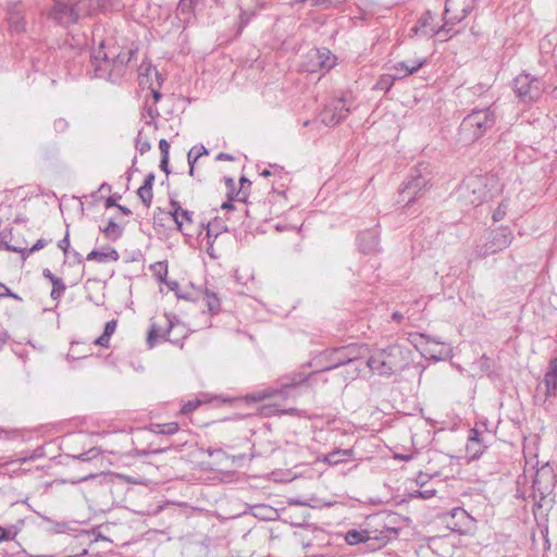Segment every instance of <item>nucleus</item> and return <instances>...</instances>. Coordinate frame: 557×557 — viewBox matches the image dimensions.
I'll use <instances>...</instances> for the list:
<instances>
[{"instance_id":"nucleus-1","label":"nucleus","mask_w":557,"mask_h":557,"mask_svg":"<svg viewBox=\"0 0 557 557\" xmlns=\"http://www.w3.org/2000/svg\"><path fill=\"white\" fill-rule=\"evenodd\" d=\"M496 178L488 174H471L458 188V198L466 206H479L487 199Z\"/></svg>"},{"instance_id":"nucleus-2","label":"nucleus","mask_w":557,"mask_h":557,"mask_svg":"<svg viewBox=\"0 0 557 557\" xmlns=\"http://www.w3.org/2000/svg\"><path fill=\"white\" fill-rule=\"evenodd\" d=\"M405 363L403 349L399 346H388L375 350L367 360L366 366L376 375L389 376L403 369Z\"/></svg>"},{"instance_id":"nucleus-3","label":"nucleus","mask_w":557,"mask_h":557,"mask_svg":"<svg viewBox=\"0 0 557 557\" xmlns=\"http://www.w3.org/2000/svg\"><path fill=\"white\" fill-rule=\"evenodd\" d=\"M92 9V0H78L75 3L69 0H52L48 10V17L61 25H71L81 17L87 16Z\"/></svg>"},{"instance_id":"nucleus-4","label":"nucleus","mask_w":557,"mask_h":557,"mask_svg":"<svg viewBox=\"0 0 557 557\" xmlns=\"http://www.w3.org/2000/svg\"><path fill=\"white\" fill-rule=\"evenodd\" d=\"M495 112L491 108L473 110L460 124L466 140L474 141L495 124Z\"/></svg>"},{"instance_id":"nucleus-5","label":"nucleus","mask_w":557,"mask_h":557,"mask_svg":"<svg viewBox=\"0 0 557 557\" xmlns=\"http://www.w3.org/2000/svg\"><path fill=\"white\" fill-rule=\"evenodd\" d=\"M318 372H313L312 374L306 376L302 373H294L290 376H284L280 380L277 387H268L262 391H257L247 396L249 400L252 401H261L268 398H287L290 394V391L307 382L313 374Z\"/></svg>"},{"instance_id":"nucleus-6","label":"nucleus","mask_w":557,"mask_h":557,"mask_svg":"<svg viewBox=\"0 0 557 557\" xmlns=\"http://www.w3.org/2000/svg\"><path fill=\"white\" fill-rule=\"evenodd\" d=\"M516 96L524 103L537 101L545 91V82L530 73L519 74L512 82Z\"/></svg>"},{"instance_id":"nucleus-7","label":"nucleus","mask_w":557,"mask_h":557,"mask_svg":"<svg viewBox=\"0 0 557 557\" xmlns=\"http://www.w3.org/2000/svg\"><path fill=\"white\" fill-rule=\"evenodd\" d=\"M513 239V233L508 226H499L490 231L481 245L475 248V253L480 257L499 252L506 249Z\"/></svg>"},{"instance_id":"nucleus-8","label":"nucleus","mask_w":557,"mask_h":557,"mask_svg":"<svg viewBox=\"0 0 557 557\" xmlns=\"http://www.w3.org/2000/svg\"><path fill=\"white\" fill-rule=\"evenodd\" d=\"M165 318L166 329L157 325V323H151L150 330L147 335V345L149 348H153L159 341L164 339L165 336H170L172 330L174 329V343L178 342V336L185 337L187 334V330L176 323L174 320L176 315H173L174 319H171V315H163Z\"/></svg>"},{"instance_id":"nucleus-9","label":"nucleus","mask_w":557,"mask_h":557,"mask_svg":"<svg viewBox=\"0 0 557 557\" xmlns=\"http://www.w3.org/2000/svg\"><path fill=\"white\" fill-rule=\"evenodd\" d=\"M138 82L139 86L144 89L150 90L154 104L160 100L161 94L159 91L162 85V77L158 70L150 62H141L138 67Z\"/></svg>"},{"instance_id":"nucleus-10","label":"nucleus","mask_w":557,"mask_h":557,"mask_svg":"<svg viewBox=\"0 0 557 557\" xmlns=\"http://www.w3.org/2000/svg\"><path fill=\"white\" fill-rule=\"evenodd\" d=\"M362 347H359L356 344L333 349L334 355H343V358H337L336 363L326 367L324 370L327 371L346 364L354 368V374L358 375L360 372V364H362V362L359 361L362 357Z\"/></svg>"},{"instance_id":"nucleus-11","label":"nucleus","mask_w":557,"mask_h":557,"mask_svg":"<svg viewBox=\"0 0 557 557\" xmlns=\"http://www.w3.org/2000/svg\"><path fill=\"white\" fill-rule=\"evenodd\" d=\"M349 109L344 98L330 100L322 110L321 122L326 126H334L347 117Z\"/></svg>"},{"instance_id":"nucleus-12","label":"nucleus","mask_w":557,"mask_h":557,"mask_svg":"<svg viewBox=\"0 0 557 557\" xmlns=\"http://www.w3.org/2000/svg\"><path fill=\"white\" fill-rule=\"evenodd\" d=\"M428 184L429 178L422 175L420 171L417 174L411 175L405 183L401 190L403 201H406L407 205H411L422 196Z\"/></svg>"},{"instance_id":"nucleus-13","label":"nucleus","mask_w":557,"mask_h":557,"mask_svg":"<svg viewBox=\"0 0 557 557\" xmlns=\"http://www.w3.org/2000/svg\"><path fill=\"white\" fill-rule=\"evenodd\" d=\"M478 0H446L444 14L449 16L451 23L465 20L474 9Z\"/></svg>"},{"instance_id":"nucleus-14","label":"nucleus","mask_w":557,"mask_h":557,"mask_svg":"<svg viewBox=\"0 0 557 557\" xmlns=\"http://www.w3.org/2000/svg\"><path fill=\"white\" fill-rule=\"evenodd\" d=\"M170 207V214L175 222L177 230L185 236L191 235L190 228L194 223V212L183 209L180 202L175 200H171Z\"/></svg>"},{"instance_id":"nucleus-15","label":"nucleus","mask_w":557,"mask_h":557,"mask_svg":"<svg viewBox=\"0 0 557 557\" xmlns=\"http://www.w3.org/2000/svg\"><path fill=\"white\" fill-rule=\"evenodd\" d=\"M111 58L112 52H107L101 44L99 49L94 51L91 62L95 66V74L98 77H106L111 75Z\"/></svg>"},{"instance_id":"nucleus-16","label":"nucleus","mask_w":557,"mask_h":557,"mask_svg":"<svg viewBox=\"0 0 557 557\" xmlns=\"http://www.w3.org/2000/svg\"><path fill=\"white\" fill-rule=\"evenodd\" d=\"M313 65L309 71L314 72L315 67L330 70L335 65V57L326 48L313 49L309 52Z\"/></svg>"},{"instance_id":"nucleus-17","label":"nucleus","mask_w":557,"mask_h":557,"mask_svg":"<svg viewBox=\"0 0 557 557\" xmlns=\"http://www.w3.org/2000/svg\"><path fill=\"white\" fill-rule=\"evenodd\" d=\"M486 444L476 429H471L466 445V453L470 459L479 458L485 450Z\"/></svg>"},{"instance_id":"nucleus-18","label":"nucleus","mask_w":557,"mask_h":557,"mask_svg":"<svg viewBox=\"0 0 557 557\" xmlns=\"http://www.w3.org/2000/svg\"><path fill=\"white\" fill-rule=\"evenodd\" d=\"M359 249L363 253H374L379 250L380 239L376 230H367L358 236Z\"/></svg>"},{"instance_id":"nucleus-19","label":"nucleus","mask_w":557,"mask_h":557,"mask_svg":"<svg viewBox=\"0 0 557 557\" xmlns=\"http://www.w3.org/2000/svg\"><path fill=\"white\" fill-rule=\"evenodd\" d=\"M428 60L426 58H420L416 60H409V61H400L395 63L392 66L393 71H403V74H399V76L403 78L417 73L422 66L426 64Z\"/></svg>"},{"instance_id":"nucleus-20","label":"nucleus","mask_w":557,"mask_h":557,"mask_svg":"<svg viewBox=\"0 0 557 557\" xmlns=\"http://www.w3.org/2000/svg\"><path fill=\"white\" fill-rule=\"evenodd\" d=\"M433 20L434 16L431 11L428 10L424 13H422V15L417 21V24L413 27H411L409 32V37L412 38L414 36H424L429 38L428 32H430V27H433Z\"/></svg>"},{"instance_id":"nucleus-21","label":"nucleus","mask_w":557,"mask_h":557,"mask_svg":"<svg viewBox=\"0 0 557 557\" xmlns=\"http://www.w3.org/2000/svg\"><path fill=\"white\" fill-rule=\"evenodd\" d=\"M42 275L48 278L52 285L51 298L54 300L59 299L66 289L62 278L55 276L49 269H45Z\"/></svg>"},{"instance_id":"nucleus-22","label":"nucleus","mask_w":557,"mask_h":557,"mask_svg":"<svg viewBox=\"0 0 557 557\" xmlns=\"http://www.w3.org/2000/svg\"><path fill=\"white\" fill-rule=\"evenodd\" d=\"M194 0H180L176 8V15L184 24H188L194 17Z\"/></svg>"},{"instance_id":"nucleus-23","label":"nucleus","mask_w":557,"mask_h":557,"mask_svg":"<svg viewBox=\"0 0 557 557\" xmlns=\"http://www.w3.org/2000/svg\"><path fill=\"white\" fill-rule=\"evenodd\" d=\"M134 55V51L128 49V50H125V51H121L120 53L115 54L114 52H112V58H111V72L113 70H117L119 72L121 71V73L123 72V70L127 66V64L129 63L132 57Z\"/></svg>"},{"instance_id":"nucleus-24","label":"nucleus","mask_w":557,"mask_h":557,"mask_svg":"<svg viewBox=\"0 0 557 557\" xmlns=\"http://www.w3.org/2000/svg\"><path fill=\"white\" fill-rule=\"evenodd\" d=\"M354 457V449H335L323 457V462L329 465H338L342 461Z\"/></svg>"},{"instance_id":"nucleus-25","label":"nucleus","mask_w":557,"mask_h":557,"mask_svg":"<svg viewBox=\"0 0 557 557\" xmlns=\"http://www.w3.org/2000/svg\"><path fill=\"white\" fill-rule=\"evenodd\" d=\"M119 259V253L113 248H108L104 250H92L87 255L88 261H97V262H107V261H116Z\"/></svg>"},{"instance_id":"nucleus-26","label":"nucleus","mask_w":557,"mask_h":557,"mask_svg":"<svg viewBox=\"0 0 557 557\" xmlns=\"http://www.w3.org/2000/svg\"><path fill=\"white\" fill-rule=\"evenodd\" d=\"M117 321L111 320L106 323L104 330L101 336L97 337L94 341V344L103 348H108L110 346V338L114 334L116 330Z\"/></svg>"},{"instance_id":"nucleus-27","label":"nucleus","mask_w":557,"mask_h":557,"mask_svg":"<svg viewBox=\"0 0 557 557\" xmlns=\"http://www.w3.org/2000/svg\"><path fill=\"white\" fill-rule=\"evenodd\" d=\"M401 79L399 74H383L374 85V89L387 92L393 87L395 81Z\"/></svg>"},{"instance_id":"nucleus-28","label":"nucleus","mask_w":557,"mask_h":557,"mask_svg":"<svg viewBox=\"0 0 557 557\" xmlns=\"http://www.w3.org/2000/svg\"><path fill=\"white\" fill-rule=\"evenodd\" d=\"M150 431L156 434L173 435L178 431V423H154L150 425Z\"/></svg>"},{"instance_id":"nucleus-29","label":"nucleus","mask_w":557,"mask_h":557,"mask_svg":"<svg viewBox=\"0 0 557 557\" xmlns=\"http://www.w3.org/2000/svg\"><path fill=\"white\" fill-rule=\"evenodd\" d=\"M150 271L158 283L165 282L168 276V262L158 261L150 265Z\"/></svg>"},{"instance_id":"nucleus-30","label":"nucleus","mask_w":557,"mask_h":557,"mask_svg":"<svg viewBox=\"0 0 557 557\" xmlns=\"http://www.w3.org/2000/svg\"><path fill=\"white\" fill-rule=\"evenodd\" d=\"M202 301L207 305L210 312L218 310L220 307V298L214 292L208 288L202 293Z\"/></svg>"},{"instance_id":"nucleus-31","label":"nucleus","mask_w":557,"mask_h":557,"mask_svg":"<svg viewBox=\"0 0 557 557\" xmlns=\"http://www.w3.org/2000/svg\"><path fill=\"white\" fill-rule=\"evenodd\" d=\"M543 384L545 385V394L547 397H555L557 395V377L546 372Z\"/></svg>"},{"instance_id":"nucleus-32","label":"nucleus","mask_w":557,"mask_h":557,"mask_svg":"<svg viewBox=\"0 0 557 557\" xmlns=\"http://www.w3.org/2000/svg\"><path fill=\"white\" fill-rule=\"evenodd\" d=\"M345 539L349 545H356L361 542H364L368 537L364 532H359L357 530H350L346 533Z\"/></svg>"},{"instance_id":"nucleus-33","label":"nucleus","mask_w":557,"mask_h":557,"mask_svg":"<svg viewBox=\"0 0 557 557\" xmlns=\"http://www.w3.org/2000/svg\"><path fill=\"white\" fill-rule=\"evenodd\" d=\"M102 232L108 238L112 239H115L121 235L120 227L113 220L108 222L107 226L102 228Z\"/></svg>"},{"instance_id":"nucleus-34","label":"nucleus","mask_w":557,"mask_h":557,"mask_svg":"<svg viewBox=\"0 0 557 557\" xmlns=\"http://www.w3.org/2000/svg\"><path fill=\"white\" fill-rule=\"evenodd\" d=\"M294 411H295L294 408H290L287 410H282L277 407L276 404H269L261 408V414H263V416H272V414H276V413H292Z\"/></svg>"},{"instance_id":"nucleus-35","label":"nucleus","mask_w":557,"mask_h":557,"mask_svg":"<svg viewBox=\"0 0 557 557\" xmlns=\"http://www.w3.org/2000/svg\"><path fill=\"white\" fill-rule=\"evenodd\" d=\"M137 195L146 207H150L153 197L151 188L140 186L137 190Z\"/></svg>"},{"instance_id":"nucleus-36","label":"nucleus","mask_w":557,"mask_h":557,"mask_svg":"<svg viewBox=\"0 0 557 557\" xmlns=\"http://www.w3.org/2000/svg\"><path fill=\"white\" fill-rule=\"evenodd\" d=\"M507 210H508V200H503L498 207L494 210L493 212V220L495 222H498V221H502L506 214H507Z\"/></svg>"},{"instance_id":"nucleus-37","label":"nucleus","mask_w":557,"mask_h":557,"mask_svg":"<svg viewBox=\"0 0 557 557\" xmlns=\"http://www.w3.org/2000/svg\"><path fill=\"white\" fill-rule=\"evenodd\" d=\"M8 299L21 300V298L13 294L4 284L0 283V310H2V302Z\"/></svg>"},{"instance_id":"nucleus-38","label":"nucleus","mask_w":557,"mask_h":557,"mask_svg":"<svg viewBox=\"0 0 557 557\" xmlns=\"http://www.w3.org/2000/svg\"><path fill=\"white\" fill-rule=\"evenodd\" d=\"M151 148V145L147 138L143 137V133L139 132L136 138V149L140 154L148 152Z\"/></svg>"},{"instance_id":"nucleus-39","label":"nucleus","mask_w":557,"mask_h":557,"mask_svg":"<svg viewBox=\"0 0 557 557\" xmlns=\"http://www.w3.org/2000/svg\"><path fill=\"white\" fill-rule=\"evenodd\" d=\"M161 284H164L168 287V290H173L177 298L189 299L187 295L180 292V284L177 281H168L165 278V282H162Z\"/></svg>"},{"instance_id":"nucleus-40","label":"nucleus","mask_w":557,"mask_h":557,"mask_svg":"<svg viewBox=\"0 0 557 557\" xmlns=\"http://www.w3.org/2000/svg\"><path fill=\"white\" fill-rule=\"evenodd\" d=\"M209 151L207 150V148L205 146H195L193 147L188 154L187 156H190L191 159H195V163L197 162V160L201 157V156H205V154H208Z\"/></svg>"},{"instance_id":"nucleus-41","label":"nucleus","mask_w":557,"mask_h":557,"mask_svg":"<svg viewBox=\"0 0 557 557\" xmlns=\"http://www.w3.org/2000/svg\"><path fill=\"white\" fill-rule=\"evenodd\" d=\"M98 455H99V449L97 447H92L88 451L79 454V455L75 456L74 458L82 460V461H89V460L96 458Z\"/></svg>"},{"instance_id":"nucleus-42","label":"nucleus","mask_w":557,"mask_h":557,"mask_svg":"<svg viewBox=\"0 0 557 557\" xmlns=\"http://www.w3.org/2000/svg\"><path fill=\"white\" fill-rule=\"evenodd\" d=\"M220 234V231L215 227L214 223H208L206 225V236L208 237V244L212 246V242L210 240L211 237L216 238Z\"/></svg>"},{"instance_id":"nucleus-43","label":"nucleus","mask_w":557,"mask_h":557,"mask_svg":"<svg viewBox=\"0 0 557 557\" xmlns=\"http://www.w3.org/2000/svg\"><path fill=\"white\" fill-rule=\"evenodd\" d=\"M53 127L57 133H64L69 129L70 124L65 119L59 117L54 121Z\"/></svg>"},{"instance_id":"nucleus-44","label":"nucleus","mask_w":557,"mask_h":557,"mask_svg":"<svg viewBox=\"0 0 557 557\" xmlns=\"http://www.w3.org/2000/svg\"><path fill=\"white\" fill-rule=\"evenodd\" d=\"M199 405H200V400H198V399L189 400L183 405L181 412L183 414H187V413L194 411L195 409H197L199 407Z\"/></svg>"},{"instance_id":"nucleus-45","label":"nucleus","mask_w":557,"mask_h":557,"mask_svg":"<svg viewBox=\"0 0 557 557\" xmlns=\"http://www.w3.org/2000/svg\"><path fill=\"white\" fill-rule=\"evenodd\" d=\"M448 22H450L449 20L446 21L441 27H430V32H428L429 34V38H432L434 36H438L441 35L442 33H448L449 29L447 28V24Z\"/></svg>"},{"instance_id":"nucleus-46","label":"nucleus","mask_w":557,"mask_h":557,"mask_svg":"<svg viewBox=\"0 0 557 557\" xmlns=\"http://www.w3.org/2000/svg\"><path fill=\"white\" fill-rule=\"evenodd\" d=\"M270 168L271 169H264L260 173L261 176L268 177V176H271V175H276V174H282L283 173V168L276 165V164L270 165Z\"/></svg>"},{"instance_id":"nucleus-47","label":"nucleus","mask_w":557,"mask_h":557,"mask_svg":"<svg viewBox=\"0 0 557 557\" xmlns=\"http://www.w3.org/2000/svg\"><path fill=\"white\" fill-rule=\"evenodd\" d=\"M252 16H253L252 13H247V12L240 13L238 33H242L243 28L250 22Z\"/></svg>"},{"instance_id":"nucleus-48","label":"nucleus","mask_w":557,"mask_h":557,"mask_svg":"<svg viewBox=\"0 0 557 557\" xmlns=\"http://www.w3.org/2000/svg\"><path fill=\"white\" fill-rule=\"evenodd\" d=\"M46 244H47V243H46V240H45V239H38V240L36 242V244H35V245H33V247H32L30 249H28V250H22L21 252L23 253V256H24L25 253L29 255V253H32V252H34V251H37V250H39V249L44 248V247L46 246Z\"/></svg>"},{"instance_id":"nucleus-49","label":"nucleus","mask_w":557,"mask_h":557,"mask_svg":"<svg viewBox=\"0 0 557 557\" xmlns=\"http://www.w3.org/2000/svg\"><path fill=\"white\" fill-rule=\"evenodd\" d=\"M159 149L161 157H170V144L165 139L159 141Z\"/></svg>"},{"instance_id":"nucleus-50","label":"nucleus","mask_w":557,"mask_h":557,"mask_svg":"<svg viewBox=\"0 0 557 557\" xmlns=\"http://www.w3.org/2000/svg\"><path fill=\"white\" fill-rule=\"evenodd\" d=\"M58 247L63 250L64 253L67 252L69 250V247H70V239H69V233L65 234L64 238H62L61 240H59L58 243Z\"/></svg>"},{"instance_id":"nucleus-51","label":"nucleus","mask_w":557,"mask_h":557,"mask_svg":"<svg viewBox=\"0 0 557 557\" xmlns=\"http://www.w3.org/2000/svg\"><path fill=\"white\" fill-rule=\"evenodd\" d=\"M547 373H549L550 375L557 377V357L556 358H553L550 361H549V366H548V369H547Z\"/></svg>"},{"instance_id":"nucleus-52","label":"nucleus","mask_w":557,"mask_h":557,"mask_svg":"<svg viewBox=\"0 0 557 557\" xmlns=\"http://www.w3.org/2000/svg\"><path fill=\"white\" fill-rule=\"evenodd\" d=\"M453 517L454 518H459V519H469V515L467 513V511L462 508H455L453 510Z\"/></svg>"},{"instance_id":"nucleus-53","label":"nucleus","mask_w":557,"mask_h":557,"mask_svg":"<svg viewBox=\"0 0 557 557\" xmlns=\"http://www.w3.org/2000/svg\"><path fill=\"white\" fill-rule=\"evenodd\" d=\"M169 158L170 157H161V161H160V169L169 174L170 173V169H169Z\"/></svg>"},{"instance_id":"nucleus-54","label":"nucleus","mask_w":557,"mask_h":557,"mask_svg":"<svg viewBox=\"0 0 557 557\" xmlns=\"http://www.w3.org/2000/svg\"><path fill=\"white\" fill-rule=\"evenodd\" d=\"M434 495H435V491L434 490H424V491H419L418 492V496L421 497V498H424V499L431 498Z\"/></svg>"},{"instance_id":"nucleus-55","label":"nucleus","mask_w":557,"mask_h":557,"mask_svg":"<svg viewBox=\"0 0 557 557\" xmlns=\"http://www.w3.org/2000/svg\"><path fill=\"white\" fill-rule=\"evenodd\" d=\"M153 183H154V174L153 173H149L146 176L145 182H144V184L141 186H146L147 188H151L152 189Z\"/></svg>"},{"instance_id":"nucleus-56","label":"nucleus","mask_w":557,"mask_h":557,"mask_svg":"<svg viewBox=\"0 0 557 557\" xmlns=\"http://www.w3.org/2000/svg\"><path fill=\"white\" fill-rule=\"evenodd\" d=\"M153 183H154V174L153 173H149L146 176L145 182H144V184L141 186H146L147 188H151L152 189Z\"/></svg>"},{"instance_id":"nucleus-57","label":"nucleus","mask_w":557,"mask_h":557,"mask_svg":"<svg viewBox=\"0 0 557 557\" xmlns=\"http://www.w3.org/2000/svg\"><path fill=\"white\" fill-rule=\"evenodd\" d=\"M10 539H11L10 532L7 529L0 527V542L8 541Z\"/></svg>"},{"instance_id":"nucleus-58","label":"nucleus","mask_w":557,"mask_h":557,"mask_svg":"<svg viewBox=\"0 0 557 557\" xmlns=\"http://www.w3.org/2000/svg\"><path fill=\"white\" fill-rule=\"evenodd\" d=\"M187 161H188V165H189V175L194 176V173H195V159H191L190 156H187Z\"/></svg>"},{"instance_id":"nucleus-59","label":"nucleus","mask_w":557,"mask_h":557,"mask_svg":"<svg viewBox=\"0 0 557 557\" xmlns=\"http://www.w3.org/2000/svg\"><path fill=\"white\" fill-rule=\"evenodd\" d=\"M147 112H148V114H149V116H150L151 119H154L156 116H158V115H159L158 109H157V108H154V107H152V106H149V107H148Z\"/></svg>"},{"instance_id":"nucleus-60","label":"nucleus","mask_w":557,"mask_h":557,"mask_svg":"<svg viewBox=\"0 0 557 557\" xmlns=\"http://www.w3.org/2000/svg\"><path fill=\"white\" fill-rule=\"evenodd\" d=\"M10 26L13 27L17 32H20L24 27L22 21H16L14 23L11 22Z\"/></svg>"},{"instance_id":"nucleus-61","label":"nucleus","mask_w":557,"mask_h":557,"mask_svg":"<svg viewBox=\"0 0 557 557\" xmlns=\"http://www.w3.org/2000/svg\"><path fill=\"white\" fill-rule=\"evenodd\" d=\"M218 160H233V157L228 153L221 152L216 157Z\"/></svg>"},{"instance_id":"nucleus-62","label":"nucleus","mask_w":557,"mask_h":557,"mask_svg":"<svg viewBox=\"0 0 557 557\" xmlns=\"http://www.w3.org/2000/svg\"><path fill=\"white\" fill-rule=\"evenodd\" d=\"M7 333L2 331V329L0 327V348L2 347V345L5 343L7 341Z\"/></svg>"},{"instance_id":"nucleus-63","label":"nucleus","mask_w":557,"mask_h":557,"mask_svg":"<svg viewBox=\"0 0 557 557\" xmlns=\"http://www.w3.org/2000/svg\"><path fill=\"white\" fill-rule=\"evenodd\" d=\"M395 458L399 459V460L408 461V460L411 459V455H400V454H398V455L395 456Z\"/></svg>"},{"instance_id":"nucleus-64","label":"nucleus","mask_w":557,"mask_h":557,"mask_svg":"<svg viewBox=\"0 0 557 557\" xmlns=\"http://www.w3.org/2000/svg\"><path fill=\"white\" fill-rule=\"evenodd\" d=\"M35 457H36V455H30V456H26V457H21L17 460L20 463H25L26 461L34 459Z\"/></svg>"}]
</instances>
